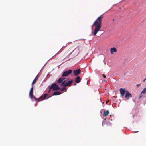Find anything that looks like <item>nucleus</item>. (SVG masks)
Listing matches in <instances>:
<instances>
[{
  "mask_svg": "<svg viewBox=\"0 0 146 146\" xmlns=\"http://www.w3.org/2000/svg\"><path fill=\"white\" fill-rule=\"evenodd\" d=\"M146 80V78L143 80V82H145Z\"/></svg>",
  "mask_w": 146,
  "mask_h": 146,
  "instance_id": "nucleus-26",
  "label": "nucleus"
},
{
  "mask_svg": "<svg viewBox=\"0 0 146 146\" xmlns=\"http://www.w3.org/2000/svg\"><path fill=\"white\" fill-rule=\"evenodd\" d=\"M102 76L104 78H105L106 77V76L105 75L103 74H102Z\"/></svg>",
  "mask_w": 146,
  "mask_h": 146,
  "instance_id": "nucleus-25",
  "label": "nucleus"
},
{
  "mask_svg": "<svg viewBox=\"0 0 146 146\" xmlns=\"http://www.w3.org/2000/svg\"><path fill=\"white\" fill-rule=\"evenodd\" d=\"M72 72V70H68L65 71L62 75V77H66L68 76L69 75L71 74Z\"/></svg>",
  "mask_w": 146,
  "mask_h": 146,
  "instance_id": "nucleus-4",
  "label": "nucleus"
},
{
  "mask_svg": "<svg viewBox=\"0 0 146 146\" xmlns=\"http://www.w3.org/2000/svg\"><path fill=\"white\" fill-rule=\"evenodd\" d=\"M63 87L61 88L60 89V90L61 91H63L66 89V87L65 86H61Z\"/></svg>",
  "mask_w": 146,
  "mask_h": 146,
  "instance_id": "nucleus-14",
  "label": "nucleus"
},
{
  "mask_svg": "<svg viewBox=\"0 0 146 146\" xmlns=\"http://www.w3.org/2000/svg\"><path fill=\"white\" fill-rule=\"evenodd\" d=\"M33 85H32V86L31 88V90L30 91H33Z\"/></svg>",
  "mask_w": 146,
  "mask_h": 146,
  "instance_id": "nucleus-20",
  "label": "nucleus"
},
{
  "mask_svg": "<svg viewBox=\"0 0 146 146\" xmlns=\"http://www.w3.org/2000/svg\"><path fill=\"white\" fill-rule=\"evenodd\" d=\"M76 85V83H74V85Z\"/></svg>",
  "mask_w": 146,
  "mask_h": 146,
  "instance_id": "nucleus-29",
  "label": "nucleus"
},
{
  "mask_svg": "<svg viewBox=\"0 0 146 146\" xmlns=\"http://www.w3.org/2000/svg\"><path fill=\"white\" fill-rule=\"evenodd\" d=\"M109 113V112L108 110H107L106 111L105 110L104 111V116H106Z\"/></svg>",
  "mask_w": 146,
  "mask_h": 146,
  "instance_id": "nucleus-13",
  "label": "nucleus"
},
{
  "mask_svg": "<svg viewBox=\"0 0 146 146\" xmlns=\"http://www.w3.org/2000/svg\"><path fill=\"white\" fill-rule=\"evenodd\" d=\"M106 120V119H104V120L102 122V125L103 126V124L105 123Z\"/></svg>",
  "mask_w": 146,
  "mask_h": 146,
  "instance_id": "nucleus-19",
  "label": "nucleus"
},
{
  "mask_svg": "<svg viewBox=\"0 0 146 146\" xmlns=\"http://www.w3.org/2000/svg\"><path fill=\"white\" fill-rule=\"evenodd\" d=\"M49 88L50 90L52 89L54 91L58 90L60 89V87L56 83L52 84Z\"/></svg>",
  "mask_w": 146,
  "mask_h": 146,
  "instance_id": "nucleus-3",
  "label": "nucleus"
},
{
  "mask_svg": "<svg viewBox=\"0 0 146 146\" xmlns=\"http://www.w3.org/2000/svg\"><path fill=\"white\" fill-rule=\"evenodd\" d=\"M125 92H120L121 96H124L125 95Z\"/></svg>",
  "mask_w": 146,
  "mask_h": 146,
  "instance_id": "nucleus-16",
  "label": "nucleus"
},
{
  "mask_svg": "<svg viewBox=\"0 0 146 146\" xmlns=\"http://www.w3.org/2000/svg\"><path fill=\"white\" fill-rule=\"evenodd\" d=\"M36 105H37V103H36V104H35V106H36Z\"/></svg>",
  "mask_w": 146,
  "mask_h": 146,
  "instance_id": "nucleus-28",
  "label": "nucleus"
},
{
  "mask_svg": "<svg viewBox=\"0 0 146 146\" xmlns=\"http://www.w3.org/2000/svg\"><path fill=\"white\" fill-rule=\"evenodd\" d=\"M138 132V131H136L135 132Z\"/></svg>",
  "mask_w": 146,
  "mask_h": 146,
  "instance_id": "nucleus-31",
  "label": "nucleus"
},
{
  "mask_svg": "<svg viewBox=\"0 0 146 146\" xmlns=\"http://www.w3.org/2000/svg\"><path fill=\"white\" fill-rule=\"evenodd\" d=\"M105 90H106V89H105Z\"/></svg>",
  "mask_w": 146,
  "mask_h": 146,
  "instance_id": "nucleus-32",
  "label": "nucleus"
},
{
  "mask_svg": "<svg viewBox=\"0 0 146 146\" xmlns=\"http://www.w3.org/2000/svg\"><path fill=\"white\" fill-rule=\"evenodd\" d=\"M33 92H29V97L32 99V101H33V100H34L36 101H37L38 102H39L42 101L44 100L48 99L50 97L48 96L47 94H45L43 95H42L40 97L38 98V99H37L33 95Z\"/></svg>",
  "mask_w": 146,
  "mask_h": 146,
  "instance_id": "nucleus-2",
  "label": "nucleus"
},
{
  "mask_svg": "<svg viewBox=\"0 0 146 146\" xmlns=\"http://www.w3.org/2000/svg\"><path fill=\"white\" fill-rule=\"evenodd\" d=\"M81 80V78L80 77L78 76L75 78V81L76 83H79L80 82Z\"/></svg>",
  "mask_w": 146,
  "mask_h": 146,
  "instance_id": "nucleus-9",
  "label": "nucleus"
},
{
  "mask_svg": "<svg viewBox=\"0 0 146 146\" xmlns=\"http://www.w3.org/2000/svg\"><path fill=\"white\" fill-rule=\"evenodd\" d=\"M62 93L61 92H54L52 94L53 95H57L61 94Z\"/></svg>",
  "mask_w": 146,
  "mask_h": 146,
  "instance_id": "nucleus-12",
  "label": "nucleus"
},
{
  "mask_svg": "<svg viewBox=\"0 0 146 146\" xmlns=\"http://www.w3.org/2000/svg\"><path fill=\"white\" fill-rule=\"evenodd\" d=\"M108 101H106V103L107 104V103L108 102Z\"/></svg>",
  "mask_w": 146,
  "mask_h": 146,
  "instance_id": "nucleus-27",
  "label": "nucleus"
},
{
  "mask_svg": "<svg viewBox=\"0 0 146 146\" xmlns=\"http://www.w3.org/2000/svg\"><path fill=\"white\" fill-rule=\"evenodd\" d=\"M110 52L111 54H113L114 52H116L117 51V50L116 48L115 47H113L111 48Z\"/></svg>",
  "mask_w": 146,
  "mask_h": 146,
  "instance_id": "nucleus-8",
  "label": "nucleus"
},
{
  "mask_svg": "<svg viewBox=\"0 0 146 146\" xmlns=\"http://www.w3.org/2000/svg\"><path fill=\"white\" fill-rule=\"evenodd\" d=\"M142 91H146V88H144Z\"/></svg>",
  "mask_w": 146,
  "mask_h": 146,
  "instance_id": "nucleus-22",
  "label": "nucleus"
},
{
  "mask_svg": "<svg viewBox=\"0 0 146 146\" xmlns=\"http://www.w3.org/2000/svg\"><path fill=\"white\" fill-rule=\"evenodd\" d=\"M141 92V93L140 95V96H139V98L140 99L145 94V92Z\"/></svg>",
  "mask_w": 146,
  "mask_h": 146,
  "instance_id": "nucleus-15",
  "label": "nucleus"
},
{
  "mask_svg": "<svg viewBox=\"0 0 146 146\" xmlns=\"http://www.w3.org/2000/svg\"><path fill=\"white\" fill-rule=\"evenodd\" d=\"M81 70L80 69H78L76 70H74L73 71V73L75 76H77L79 75L80 73Z\"/></svg>",
  "mask_w": 146,
  "mask_h": 146,
  "instance_id": "nucleus-6",
  "label": "nucleus"
},
{
  "mask_svg": "<svg viewBox=\"0 0 146 146\" xmlns=\"http://www.w3.org/2000/svg\"><path fill=\"white\" fill-rule=\"evenodd\" d=\"M64 80V79L63 78H60L58 80L57 82L58 83H61H61L64 81H63ZM60 85H61V84H60Z\"/></svg>",
  "mask_w": 146,
  "mask_h": 146,
  "instance_id": "nucleus-11",
  "label": "nucleus"
},
{
  "mask_svg": "<svg viewBox=\"0 0 146 146\" xmlns=\"http://www.w3.org/2000/svg\"><path fill=\"white\" fill-rule=\"evenodd\" d=\"M106 124L108 125H111V123H106Z\"/></svg>",
  "mask_w": 146,
  "mask_h": 146,
  "instance_id": "nucleus-21",
  "label": "nucleus"
},
{
  "mask_svg": "<svg viewBox=\"0 0 146 146\" xmlns=\"http://www.w3.org/2000/svg\"><path fill=\"white\" fill-rule=\"evenodd\" d=\"M72 81H68L66 83L65 82V81H64L61 84V86H67L71 85Z\"/></svg>",
  "mask_w": 146,
  "mask_h": 146,
  "instance_id": "nucleus-5",
  "label": "nucleus"
},
{
  "mask_svg": "<svg viewBox=\"0 0 146 146\" xmlns=\"http://www.w3.org/2000/svg\"><path fill=\"white\" fill-rule=\"evenodd\" d=\"M66 46H67V44H66V45H65V46H63L62 47V49H63V48H64H64H65V47H66Z\"/></svg>",
  "mask_w": 146,
  "mask_h": 146,
  "instance_id": "nucleus-23",
  "label": "nucleus"
},
{
  "mask_svg": "<svg viewBox=\"0 0 146 146\" xmlns=\"http://www.w3.org/2000/svg\"><path fill=\"white\" fill-rule=\"evenodd\" d=\"M111 115H110V116L111 117Z\"/></svg>",
  "mask_w": 146,
  "mask_h": 146,
  "instance_id": "nucleus-30",
  "label": "nucleus"
},
{
  "mask_svg": "<svg viewBox=\"0 0 146 146\" xmlns=\"http://www.w3.org/2000/svg\"><path fill=\"white\" fill-rule=\"evenodd\" d=\"M38 75H37L36 77L34 79L32 83V85H33L34 84H35V83L36 82L37 80L38 79Z\"/></svg>",
  "mask_w": 146,
  "mask_h": 146,
  "instance_id": "nucleus-10",
  "label": "nucleus"
},
{
  "mask_svg": "<svg viewBox=\"0 0 146 146\" xmlns=\"http://www.w3.org/2000/svg\"><path fill=\"white\" fill-rule=\"evenodd\" d=\"M140 84H137V85H136V86L137 87H139V86H140Z\"/></svg>",
  "mask_w": 146,
  "mask_h": 146,
  "instance_id": "nucleus-24",
  "label": "nucleus"
},
{
  "mask_svg": "<svg viewBox=\"0 0 146 146\" xmlns=\"http://www.w3.org/2000/svg\"><path fill=\"white\" fill-rule=\"evenodd\" d=\"M62 50H63V49H62V48H61L60 49V50L56 54V55L57 54H58L60 53Z\"/></svg>",
  "mask_w": 146,
  "mask_h": 146,
  "instance_id": "nucleus-18",
  "label": "nucleus"
},
{
  "mask_svg": "<svg viewBox=\"0 0 146 146\" xmlns=\"http://www.w3.org/2000/svg\"><path fill=\"white\" fill-rule=\"evenodd\" d=\"M119 91H126L125 89L121 88L120 89Z\"/></svg>",
  "mask_w": 146,
  "mask_h": 146,
  "instance_id": "nucleus-17",
  "label": "nucleus"
},
{
  "mask_svg": "<svg viewBox=\"0 0 146 146\" xmlns=\"http://www.w3.org/2000/svg\"><path fill=\"white\" fill-rule=\"evenodd\" d=\"M132 95L129 92H126L125 98L127 99H129V97H131Z\"/></svg>",
  "mask_w": 146,
  "mask_h": 146,
  "instance_id": "nucleus-7",
  "label": "nucleus"
},
{
  "mask_svg": "<svg viewBox=\"0 0 146 146\" xmlns=\"http://www.w3.org/2000/svg\"><path fill=\"white\" fill-rule=\"evenodd\" d=\"M104 18L103 14L98 17L93 24L92 27H94V32H92L94 36L96 35L101 28L102 21Z\"/></svg>",
  "mask_w": 146,
  "mask_h": 146,
  "instance_id": "nucleus-1",
  "label": "nucleus"
}]
</instances>
